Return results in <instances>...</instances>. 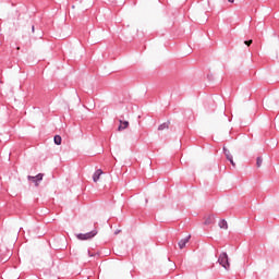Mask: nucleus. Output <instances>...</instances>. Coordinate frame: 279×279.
<instances>
[{
	"mask_svg": "<svg viewBox=\"0 0 279 279\" xmlns=\"http://www.w3.org/2000/svg\"><path fill=\"white\" fill-rule=\"evenodd\" d=\"M218 263L223 269L230 271V257H228V253L222 252L218 257Z\"/></svg>",
	"mask_w": 279,
	"mask_h": 279,
	"instance_id": "1",
	"label": "nucleus"
},
{
	"mask_svg": "<svg viewBox=\"0 0 279 279\" xmlns=\"http://www.w3.org/2000/svg\"><path fill=\"white\" fill-rule=\"evenodd\" d=\"M94 236H97V230L94 229L87 233H78L76 238L78 241H88L89 239H94Z\"/></svg>",
	"mask_w": 279,
	"mask_h": 279,
	"instance_id": "2",
	"label": "nucleus"
},
{
	"mask_svg": "<svg viewBox=\"0 0 279 279\" xmlns=\"http://www.w3.org/2000/svg\"><path fill=\"white\" fill-rule=\"evenodd\" d=\"M44 174L38 173L35 177L28 175V180H32L34 182L35 186H39L40 182H43Z\"/></svg>",
	"mask_w": 279,
	"mask_h": 279,
	"instance_id": "3",
	"label": "nucleus"
},
{
	"mask_svg": "<svg viewBox=\"0 0 279 279\" xmlns=\"http://www.w3.org/2000/svg\"><path fill=\"white\" fill-rule=\"evenodd\" d=\"M130 125L129 121L120 120V125L118 126V132H123V130H128Z\"/></svg>",
	"mask_w": 279,
	"mask_h": 279,
	"instance_id": "4",
	"label": "nucleus"
},
{
	"mask_svg": "<svg viewBox=\"0 0 279 279\" xmlns=\"http://www.w3.org/2000/svg\"><path fill=\"white\" fill-rule=\"evenodd\" d=\"M102 174H104V170L101 169L96 170L93 174V181L99 182V179L101 178Z\"/></svg>",
	"mask_w": 279,
	"mask_h": 279,
	"instance_id": "5",
	"label": "nucleus"
},
{
	"mask_svg": "<svg viewBox=\"0 0 279 279\" xmlns=\"http://www.w3.org/2000/svg\"><path fill=\"white\" fill-rule=\"evenodd\" d=\"M191 240V235H187L186 238L179 241V247L180 250H184L186 247V243Z\"/></svg>",
	"mask_w": 279,
	"mask_h": 279,
	"instance_id": "6",
	"label": "nucleus"
},
{
	"mask_svg": "<svg viewBox=\"0 0 279 279\" xmlns=\"http://www.w3.org/2000/svg\"><path fill=\"white\" fill-rule=\"evenodd\" d=\"M215 223V216H208L205 221H204V226H213Z\"/></svg>",
	"mask_w": 279,
	"mask_h": 279,
	"instance_id": "7",
	"label": "nucleus"
},
{
	"mask_svg": "<svg viewBox=\"0 0 279 279\" xmlns=\"http://www.w3.org/2000/svg\"><path fill=\"white\" fill-rule=\"evenodd\" d=\"M219 228H221L222 230H228V221H226V219H221L218 222Z\"/></svg>",
	"mask_w": 279,
	"mask_h": 279,
	"instance_id": "8",
	"label": "nucleus"
},
{
	"mask_svg": "<svg viewBox=\"0 0 279 279\" xmlns=\"http://www.w3.org/2000/svg\"><path fill=\"white\" fill-rule=\"evenodd\" d=\"M171 124V122H163L162 124H160L159 126H158V130H159V132H162V130H169V125Z\"/></svg>",
	"mask_w": 279,
	"mask_h": 279,
	"instance_id": "9",
	"label": "nucleus"
},
{
	"mask_svg": "<svg viewBox=\"0 0 279 279\" xmlns=\"http://www.w3.org/2000/svg\"><path fill=\"white\" fill-rule=\"evenodd\" d=\"M222 151L227 158V160H232V154H230V150L226 148V146L222 148Z\"/></svg>",
	"mask_w": 279,
	"mask_h": 279,
	"instance_id": "10",
	"label": "nucleus"
},
{
	"mask_svg": "<svg viewBox=\"0 0 279 279\" xmlns=\"http://www.w3.org/2000/svg\"><path fill=\"white\" fill-rule=\"evenodd\" d=\"M53 141H54V145H62V136L54 135Z\"/></svg>",
	"mask_w": 279,
	"mask_h": 279,
	"instance_id": "11",
	"label": "nucleus"
},
{
	"mask_svg": "<svg viewBox=\"0 0 279 279\" xmlns=\"http://www.w3.org/2000/svg\"><path fill=\"white\" fill-rule=\"evenodd\" d=\"M256 167L257 168L263 167V157H257V159H256Z\"/></svg>",
	"mask_w": 279,
	"mask_h": 279,
	"instance_id": "12",
	"label": "nucleus"
},
{
	"mask_svg": "<svg viewBox=\"0 0 279 279\" xmlns=\"http://www.w3.org/2000/svg\"><path fill=\"white\" fill-rule=\"evenodd\" d=\"M252 43H253L252 39L245 40V41H244V45H246V47H250V45H252Z\"/></svg>",
	"mask_w": 279,
	"mask_h": 279,
	"instance_id": "13",
	"label": "nucleus"
},
{
	"mask_svg": "<svg viewBox=\"0 0 279 279\" xmlns=\"http://www.w3.org/2000/svg\"><path fill=\"white\" fill-rule=\"evenodd\" d=\"M229 162L232 165V167H236V163H234L233 157H231V159H229Z\"/></svg>",
	"mask_w": 279,
	"mask_h": 279,
	"instance_id": "14",
	"label": "nucleus"
},
{
	"mask_svg": "<svg viewBox=\"0 0 279 279\" xmlns=\"http://www.w3.org/2000/svg\"><path fill=\"white\" fill-rule=\"evenodd\" d=\"M88 256L93 257L95 254H92L90 251H88Z\"/></svg>",
	"mask_w": 279,
	"mask_h": 279,
	"instance_id": "15",
	"label": "nucleus"
},
{
	"mask_svg": "<svg viewBox=\"0 0 279 279\" xmlns=\"http://www.w3.org/2000/svg\"><path fill=\"white\" fill-rule=\"evenodd\" d=\"M229 3H234V0H228Z\"/></svg>",
	"mask_w": 279,
	"mask_h": 279,
	"instance_id": "16",
	"label": "nucleus"
},
{
	"mask_svg": "<svg viewBox=\"0 0 279 279\" xmlns=\"http://www.w3.org/2000/svg\"><path fill=\"white\" fill-rule=\"evenodd\" d=\"M119 232H120V231L118 230V231L114 232V234H119Z\"/></svg>",
	"mask_w": 279,
	"mask_h": 279,
	"instance_id": "17",
	"label": "nucleus"
},
{
	"mask_svg": "<svg viewBox=\"0 0 279 279\" xmlns=\"http://www.w3.org/2000/svg\"><path fill=\"white\" fill-rule=\"evenodd\" d=\"M32 32H34V26H32Z\"/></svg>",
	"mask_w": 279,
	"mask_h": 279,
	"instance_id": "18",
	"label": "nucleus"
}]
</instances>
